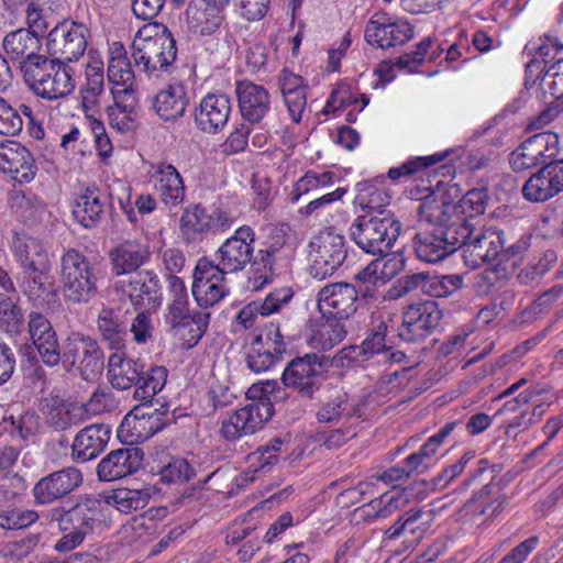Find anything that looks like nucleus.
<instances>
[{"mask_svg": "<svg viewBox=\"0 0 563 563\" xmlns=\"http://www.w3.org/2000/svg\"><path fill=\"white\" fill-rule=\"evenodd\" d=\"M247 394L257 398L236 411L221 424L220 433L227 441H234L261 430L274 415L273 400L285 398V389L276 380H266L261 386L253 385Z\"/></svg>", "mask_w": 563, "mask_h": 563, "instance_id": "obj_1", "label": "nucleus"}, {"mask_svg": "<svg viewBox=\"0 0 563 563\" xmlns=\"http://www.w3.org/2000/svg\"><path fill=\"white\" fill-rule=\"evenodd\" d=\"M102 501L91 495L77 496L75 503L69 501L51 509L46 517L55 521L64 536L55 545L60 552L75 549L91 534L96 522L100 521Z\"/></svg>", "mask_w": 563, "mask_h": 563, "instance_id": "obj_2", "label": "nucleus"}, {"mask_svg": "<svg viewBox=\"0 0 563 563\" xmlns=\"http://www.w3.org/2000/svg\"><path fill=\"white\" fill-rule=\"evenodd\" d=\"M400 221L388 210L365 212L350 225V236L366 254L385 260L401 233Z\"/></svg>", "mask_w": 563, "mask_h": 563, "instance_id": "obj_3", "label": "nucleus"}, {"mask_svg": "<svg viewBox=\"0 0 563 563\" xmlns=\"http://www.w3.org/2000/svg\"><path fill=\"white\" fill-rule=\"evenodd\" d=\"M98 268L81 252L70 247L60 257L59 282L64 301L88 305L98 294Z\"/></svg>", "mask_w": 563, "mask_h": 563, "instance_id": "obj_4", "label": "nucleus"}, {"mask_svg": "<svg viewBox=\"0 0 563 563\" xmlns=\"http://www.w3.org/2000/svg\"><path fill=\"white\" fill-rule=\"evenodd\" d=\"M131 57L135 67L144 71L150 78L172 74L176 69V40L167 27H164L162 34L155 36L142 37L137 35L131 45Z\"/></svg>", "mask_w": 563, "mask_h": 563, "instance_id": "obj_5", "label": "nucleus"}, {"mask_svg": "<svg viewBox=\"0 0 563 563\" xmlns=\"http://www.w3.org/2000/svg\"><path fill=\"white\" fill-rule=\"evenodd\" d=\"M331 366L332 361L323 353H306L288 362L282 374V382L285 388L311 399L327 380Z\"/></svg>", "mask_w": 563, "mask_h": 563, "instance_id": "obj_6", "label": "nucleus"}, {"mask_svg": "<svg viewBox=\"0 0 563 563\" xmlns=\"http://www.w3.org/2000/svg\"><path fill=\"white\" fill-rule=\"evenodd\" d=\"M472 229L462 223L433 227L413 236L417 257L426 263H439L456 252L467 241Z\"/></svg>", "mask_w": 563, "mask_h": 563, "instance_id": "obj_7", "label": "nucleus"}, {"mask_svg": "<svg viewBox=\"0 0 563 563\" xmlns=\"http://www.w3.org/2000/svg\"><path fill=\"white\" fill-rule=\"evenodd\" d=\"M140 406L134 407L122 420L118 428V438L123 443H139L153 437L172 421L167 404L155 407L153 399L141 400Z\"/></svg>", "mask_w": 563, "mask_h": 563, "instance_id": "obj_8", "label": "nucleus"}, {"mask_svg": "<svg viewBox=\"0 0 563 563\" xmlns=\"http://www.w3.org/2000/svg\"><path fill=\"white\" fill-rule=\"evenodd\" d=\"M63 356L65 368L76 367L86 382H93L103 373L104 352L98 340L88 334L70 332L64 342Z\"/></svg>", "mask_w": 563, "mask_h": 563, "instance_id": "obj_9", "label": "nucleus"}, {"mask_svg": "<svg viewBox=\"0 0 563 563\" xmlns=\"http://www.w3.org/2000/svg\"><path fill=\"white\" fill-rule=\"evenodd\" d=\"M179 221L181 238L190 244L203 234L225 231L232 227L234 219L214 205L196 203L186 207Z\"/></svg>", "mask_w": 563, "mask_h": 563, "instance_id": "obj_10", "label": "nucleus"}, {"mask_svg": "<svg viewBox=\"0 0 563 563\" xmlns=\"http://www.w3.org/2000/svg\"><path fill=\"white\" fill-rule=\"evenodd\" d=\"M89 30L82 23L64 20L48 33L46 49L58 65L78 60L87 48Z\"/></svg>", "mask_w": 563, "mask_h": 563, "instance_id": "obj_11", "label": "nucleus"}, {"mask_svg": "<svg viewBox=\"0 0 563 563\" xmlns=\"http://www.w3.org/2000/svg\"><path fill=\"white\" fill-rule=\"evenodd\" d=\"M311 247L312 263L309 274L318 280L331 277L347 255L345 238L333 230L321 231L311 242Z\"/></svg>", "mask_w": 563, "mask_h": 563, "instance_id": "obj_12", "label": "nucleus"}, {"mask_svg": "<svg viewBox=\"0 0 563 563\" xmlns=\"http://www.w3.org/2000/svg\"><path fill=\"white\" fill-rule=\"evenodd\" d=\"M250 336L251 341L245 343V361L252 372H266L282 360L286 345L278 325L271 323Z\"/></svg>", "mask_w": 563, "mask_h": 563, "instance_id": "obj_13", "label": "nucleus"}, {"mask_svg": "<svg viewBox=\"0 0 563 563\" xmlns=\"http://www.w3.org/2000/svg\"><path fill=\"white\" fill-rule=\"evenodd\" d=\"M227 275L216 267L214 261L206 256L198 260L192 274L191 292L199 307H213L229 294Z\"/></svg>", "mask_w": 563, "mask_h": 563, "instance_id": "obj_14", "label": "nucleus"}, {"mask_svg": "<svg viewBox=\"0 0 563 563\" xmlns=\"http://www.w3.org/2000/svg\"><path fill=\"white\" fill-rule=\"evenodd\" d=\"M254 242V230L249 225L240 227L214 253L216 267L223 274L243 271L253 260Z\"/></svg>", "mask_w": 563, "mask_h": 563, "instance_id": "obj_15", "label": "nucleus"}, {"mask_svg": "<svg viewBox=\"0 0 563 563\" xmlns=\"http://www.w3.org/2000/svg\"><path fill=\"white\" fill-rule=\"evenodd\" d=\"M442 311L433 300L408 306L398 328V336L407 343L424 341L439 327Z\"/></svg>", "mask_w": 563, "mask_h": 563, "instance_id": "obj_16", "label": "nucleus"}, {"mask_svg": "<svg viewBox=\"0 0 563 563\" xmlns=\"http://www.w3.org/2000/svg\"><path fill=\"white\" fill-rule=\"evenodd\" d=\"M559 136L551 131L537 133L523 141L509 154L514 172H523L538 165H545L548 158L558 153Z\"/></svg>", "mask_w": 563, "mask_h": 563, "instance_id": "obj_17", "label": "nucleus"}, {"mask_svg": "<svg viewBox=\"0 0 563 563\" xmlns=\"http://www.w3.org/2000/svg\"><path fill=\"white\" fill-rule=\"evenodd\" d=\"M84 482L82 473L73 466L63 467L41 477L33 486L36 505H51L78 489Z\"/></svg>", "mask_w": 563, "mask_h": 563, "instance_id": "obj_18", "label": "nucleus"}, {"mask_svg": "<svg viewBox=\"0 0 563 563\" xmlns=\"http://www.w3.org/2000/svg\"><path fill=\"white\" fill-rule=\"evenodd\" d=\"M357 290L346 282L324 286L318 292V309L324 319H349L357 310Z\"/></svg>", "mask_w": 563, "mask_h": 563, "instance_id": "obj_19", "label": "nucleus"}, {"mask_svg": "<svg viewBox=\"0 0 563 563\" xmlns=\"http://www.w3.org/2000/svg\"><path fill=\"white\" fill-rule=\"evenodd\" d=\"M232 112V102L224 92H209L194 111V121L198 130L207 134H217L227 125Z\"/></svg>", "mask_w": 563, "mask_h": 563, "instance_id": "obj_20", "label": "nucleus"}, {"mask_svg": "<svg viewBox=\"0 0 563 563\" xmlns=\"http://www.w3.org/2000/svg\"><path fill=\"white\" fill-rule=\"evenodd\" d=\"M563 190V159L542 166L522 186V196L531 202H544Z\"/></svg>", "mask_w": 563, "mask_h": 563, "instance_id": "obj_21", "label": "nucleus"}, {"mask_svg": "<svg viewBox=\"0 0 563 563\" xmlns=\"http://www.w3.org/2000/svg\"><path fill=\"white\" fill-rule=\"evenodd\" d=\"M144 452L136 446L121 448L107 454L97 466L101 482L120 479L136 473L143 465Z\"/></svg>", "mask_w": 563, "mask_h": 563, "instance_id": "obj_22", "label": "nucleus"}, {"mask_svg": "<svg viewBox=\"0 0 563 563\" xmlns=\"http://www.w3.org/2000/svg\"><path fill=\"white\" fill-rule=\"evenodd\" d=\"M125 292L135 309L154 310L163 301L159 277L152 269H142L131 275Z\"/></svg>", "mask_w": 563, "mask_h": 563, "instance_id": "obj_23", "label": "nucleus"}, {"mask_svg": "<svg viewBox=\"0 0 563 563\" xmlns=\"http://www.w3.org/2000/svg\"><path fill=\"white\" fill-rule=\"evenodd\" d=\"M0 170L10 174L19 183L34 179L37 166L31 152L15 141L0 142Z\"/></svg>", "mask_w": 563, "mask_h": 563, "instance_id": "obj_24", "label": "nucleus"}, {"mask_svg": "<svg viewBox=\"0 0 563 563\" xmlns=\"http://www.w3.org/2000/svg\"><path fill=\"white\" fill-rule=\"evenodd\" d=\"M384 15L372 18L365 26L364 38L380 48L404 45L413 37V30L408 22H389Z\"/></svg>", "mask_w": 563, "mask_h": 563, "instance_id": "obj_25", "label": "nucleus"}, {"mask_svg": "<svg viewBox=\"0 0 563 563\" xmlns=\"http://www.w3.org/2000/svg\"><path fill=\"white\" fill-rule=\"evenodd\" d=\"M111 272L115 276L133 275L150 261L147 245L136 240H124L109 251Z\"/></svg>", "mask_w": 563, "mask_h": 563, "instance_id": "obj_26", "label": "nucleus"}, {"mask_svg": "<svg viewBox=\"0 0 563 563\" xmlns=\"http://www.w3.org/2000/svg\"><path fill=\"white\" fill-rule=\"evenodd\" d=\"M382 262V274L385 276H391L405 266V260L395 254L387 260L376 258L367 264L354 275L353 282L349 283L350 286L357 290V296L361 299H377V283L379 282L377 272Z\"/></svg>", "mask_w": 563, "mask_h": 563, "instance_id": "obj_27", "label": "nucleus"}, {"mask_svg": "<svg viewBox=\"0 0 563 563\" xmlns=\"http://www.w3.org/2000/svg\"><path fill=\"white\" fill-rule=\"evenodd\" d=\"M433 519L434 514L430 509L410 508L384 531V539L394 540L410 536L411 538L405 540V542L412 545L422 539L424 532L431 527Z\"/></svg>", "mask_w": 563, "mask_h": 563, "instance_id": "obj_28", "label": "nucleus"}, {"mask_svg": "<svg viewBox=\"0 0 563 563\" xmlns=\"http://www.w3.org/2000/svg\"><path fill=\"white\" fill-rule=\"evenodd\" d=\"M242 118L254 124L260 123L271 108L266 88L249 80L239 81L235 89Z\"/></svg>", "mask_w": 563, "mask_h": 563, "instance_id": "obj_29", "label": "nucleus"}, {"mask_svg": "<svg viewBox=\"0 0 563 563\" xmlns=\"http://www.w3.org/2000/svg\"><path fill=\"white\" fill-rule=\"evenodd\" d=\"M111 437V427L93 423L81 429L71 444V456L76 462L96 459L107 446Z\"/></svg>", "mask_w": 563, "mask_h": 563, "instance_id": "obj_30", "label": "nucleus"}, {"mask_svg": "<svg viewBox=\"0 0 563 563\" xmlns=\"http://www.w3.org/2000/svg\"><path fill=\"white\" fill-rule=\"evenodd\" d=\"M189 100L185 84L174 81L153 96L152 109L162 120L174 121L185 115Z\"/></svg>", "mask_w": 563, "mask_h": 563, "instance_id": "obj_31", "label": "nucleus"}, {"mask_svg": "<svg viewBox=\"0 0 563 563\" xmlns=\"http://www.w3.org/2000/svg\"><path fill=\"white\" fill-rule=\"evenodd\" d=\"M223 9L205 0H191L186 10L189 29L198 35L216 33L223 22Z\"/></svg>", "mask_w": 563, "mask_h": 563, "instance_id": "obj_32", "label": "nucleus"}, {"mask_svg": "<svg viewBox=\"0 0 563 563\" xmlns=\"http://www.w3.org/2000/svg\"><path fill=\"white\" fill-rule=\"evenodd\" d=\"M143 374V363L140 360L126 357L114 352L108 358L107 377L114 389L126 390L140 383Z\"/></svg>", "mask_w": 563, "mask_h": 563, "instance_id": "obj_33", "label": "nucleus"}, {"mask_svg": "<svg viewBox=\"0 0 563 563\" xmlns=\"http://www.w3.org/2000/svg\"><path fill=\"white\" fill-rule=\"evenodd\" d=\"M97 327L110 349L121 350L125 346L129 323L121 310L103 307L98 314Z\"/></svg>", "mask_w": 563, "mask_h": 563, "instance_id": "obj_34", "label": "nucleus"}, {"mask_svg": "<svg viewBox=\"0 0 563 563\" xmlns=\"http://www.w3.org/2000/svg\"><path fill=\"white\" fill-rule=\"evenodd\" d=\"M104 205L100 189L95 185L88 186L76 199L73 214L84 228L91 229L100 222Z\"/></svg>", "mask_w": 563, "mask_h": 563, "instance_id": "obj_35", "label": "nucleus"}, {"mask_svg": "<svg viewBox=\"0 0 563 563\" xmlns=\"http://www.w3.org/2000/svg\"><path fill=\"white\" fill-rule=\"evenodd\" d=\"M284 241H275L264 249L253 254V260L249 264L253 272L252 286L255 290L261 289L265 284H268L275 275V265L279 258Z\"/></svg>", "mask_w": 563, "mask_h": 563, "instance_id": "obj_36", "label": "nucleus"}, {"mask_svg": "<svg viewBox=\"0 0 563 563\" xmlns=\"http://www.w3.org/2000/svg\"><path fill=\"white\" fill-rule=\"evenodd\" d=\"M474 224L472 223V233L467 241L462 245L464 247L463 257L467 267L476 269L486 264L490 260V251L493 250L492 228L483 225L482 231L474 234Z\"/></svg>", "mask_w": 563, "mask_h": 563, "instance_id": "obj_37", "label": "nucleus"}, {"mask_svg": "<svg viewBox=\"0 0 563 563\" xmlns=\"http://www.w3.org/2000/svg\"><path fill=\"white\" fill-rule=\"evenodd\" d=\"M386 333L387 324L382 320L378 321L368 330V334L361 345H352L343 350L347 351L345 356L353 361H367L376 354H387Z\"/></svg>", "mask_w": 563, "mask_h": 563, "instance_id": "obj_38", "label": "nucleus"}, {"mask_svg": "<svg viewBox=\"0 0 563 563\" xmlns=\"http://www.w3.org/2000/svg\"><path fill=\"white\" fill-rule=\"evenodd\" d=\"M155 187L166 205L177 206L184 200V181L173 165H161L155 173Z\"/></svg>", "mask_w": 563, "mask_h": 563, "instance_id": "obj_39", "label": "nucleus"}, {"mask_svg": "<svg viewBox=\"0 0 563 563\" xmlns=\"http://www.w3.org/2000/svg\"><path fill=\"white\" fill-rule=\"evenodd\" d=\"M57 65L53 57L48 58L45 55L31 54L29 58H24L21 62L20 69L25 84L38 96L40 89L43 88L42 82L48 78L51 70H54Z\"/></svg>", "mask_w": 563, "mask_h": 563, "instance_id": "obj_40", "label": "nucleus"}, {"mask_svg": "<svg viewBox=\"0 0 563 563\" xmlns=\"http://www.w3.org/2000/svg\"><path fill=\"white\" fill-rule=\"evenodd\" d=\"M409 490H411L409 487H405L401 492L391 496L384 495L364 504L361 509L364 512L365 520L388 518L396 511L401 510L409 501Z\"/></svg>", "mask_w": 563, "mask_h": 563, "instance_id": "obj_41", "label": "nucleus"}, {"mask_svg": "<svg viewBox=\"0 0 563 563\" xmlns=\"http://www.w3.org/2000/svg\"><path fill=\"white\" fill-rule=\"evenodd\" d=\"M108 80L112 85L111 93L117 99L121 92L131 96L134 93V73L126 56H112L108 64Z\"/></svg>", "mask_w": 563, "mask_h": 563, "instance_id": "obj_42", "label": "nucleus"}, {"mask_svg": "<svg viewBox=\"0 0 563 563\" xmlns=\"http://www.w3.org/2000/svg\"><path fill=\"white\" fill-rule=\"evenodd\" d=\"M74 70L67 64L57 65L51 70L48 78L42 82L38 97L46 100H56L68 96L75 88Z\"/></svg>", "mask_w": 563, "mask_h": 563, "instance_id": "obj_43", "label": "nucleus"}, {"mask_svg": "<svg viewBox=\"0 0 563 563\" xmlns=\"http://www.w3.org/2000/svg\"><path fill=\"white\" fill-rule=\"evenodd\" d=\"M418 214L420 220L426 221L433 227L440 225H453L456 223H462L465 227L472 229V223L466 222L465 220H461L456 216H454L451 211L446 210L443 202H440L437 199V196L429 194L422 200L419 206Z\"/></svg>", "mask_w": 563, "mask_h": 563, "instance_id": "obj_44", "label": "nucleus"}, {"mask_svg": "<svg viewBox=\"0 0 563 563\" xmlns=\"http://www.w3.org/2000/svg\"><path fill=\"white\" fill-rule=\"evenodd\" d=\"M168 288L174 299L168 308V313L165 316L166 323L170 328H176L179 322L184 320L188 322L189 309H188V296L186 286L181 278L176 275H168Z\"/></svg>", "mask_w": 563, "mask_h": 563, "instance_id": "obj_45", "label": "nucleus"}, {"mask_svg": "<svg viewBox=\"0 0 563 563\" xmlns=\"http://www.w3.org/2000/svg\"><path fill=\"white\" fill-rule=\"evenodd\" d=\"M527 383L526 378H521L517 383L512 384L508 388L500 391L495 396V417L503 418L500 421L499 428H505L507 430V420L512 419L514 416L518 415L521 410L522 405H527L529 401V396L526 394H520L519 396L504 401L508 396L512 395L516 390H518L522 385Z\"/></svg>", "mask_w": 563, "mask_h": 563, "instance_id": "obj_46", "label": "nucleus"}, {"mask_svg": "<svg viewBox=\"0 0 563 563\" xmlns=\"http://www.w3.org/2000/svg\"><path fill=\"white\" fill-rule=\"evenodd\" d=\"M40 47L38 35L26 29H19L8 33L3 38V48L12 58H29V55L36 54Z\"/></svg>", "mask_w": 563, "mask_h": 563, "instance_id": "obj_47", "label": "nucleus"}, {"mask_svg": "<svg viewBox=\"0 0 563 563\" xmlns=\"http://www.w3.org/2000/svg\"><path fill=\"white\" fill-rule=\"evenodd\" d=\"M148 489H132L128 487L114 489L108 497L107 504L112 505L119 511L130 514L143 509L150 501Z\"/></svg>", "mask_w": 563, "mask_h": 563, "instance_id": "obj_48", "label": "nucleus"}, {"mask_svg": "<svg viewBox=\"0 0 563 563\" xmlns=\"http://www.w3.org/2000/svg\"><path fill=\"white\" fill-rule=\"evenodd\" d=\"M167 374L168 371L164 366H152L148 371L143 369L142 378L133 393L134 399H153L164 388Z\"/></svg>", "mask_w": 563, "mask_h": 563, "instance_id": "obj_49", "label": "nucleus"}, {"mask_svg": "<svg viewBox=\"0 0 563 563\" xmlns=\"http://www.w3.org/2000/svg\"><path fill=\"white\" fill-rule=\"evenodd\" d=\"M20 288L33 302L44 299V296H56L57 294L54 288V277L51 273L23 275L20 282Z\"/></svg>", "mask_w": 563, "mask_h": 563, "instance_id": "obj_50", "label": "nucleus"}, {"mask_svg": "<svg viewBox=\"0 0 563 563\" xmlns=\"http://www.w3.org/2000/svg\"><path fill=\"white\" fill-rule=\"evenodd\" d=\"M24 325V314L14 300L7 294H0V328L9 334H18Z\"/></svg>", "mask_w": 563, "mask_h": 563, "instance_id": "obj_51", "label": "nucleus"}, {"mask_svg": "<svg viewBox=\"0 0 563 563\" xmlns=\"http://www.w3.org/2000/svg\"><path fill=\"white\" fill-rule=\"evenodd\" d=\"M488 201L489 192L487 187L468 190L460 200L459 218L471 223V219L485 212Z\"/></svg>", "mask_w": 563, "mask_h": 563, "instance_id": "obj_52", "label": "nucleus"}, {"mask_svg": "<svg viewBox=\"0 0 563 563\" xmlns=\"http://www.w3.org/2000/svg\"><path fill=\"white\" fill-rule=\"evenodd\" d=\"M158 474L161 482L168 485H181L189 482L195 475L194 467L184 457L173 456L164 464Z\"/></svg>", "mask_w": 563, "mask_h": 563, "instance_id": "obj_53", "label": "nucleus"}, {"mask_svg": "<svg viewBox=\"0 0 563 563\" xmlns=\"http://www.w3.org/2000/svg\"><path fill=\"white\" fill-rule=\"evenodd\" d=\"M495 234L498 236V242L501 249V254H495V262L498 260V263H495V275L497 278L505 277L508 274L507 267H501V261L499 257H506L507 261L511 257H517L523 253V251L528 247V242L520 239L507 238L503 230H496Z\"/></svg>", "mask_w": 563, "mask_h": 563, "instance_id": "obj_54", "label": "nucleus"}, {"mask_svg": "<svg viewBox=\"0 0 563 563\" xmlns=\"http://www.w3.org/2000/svg\"><path fill=\"white\" fill-rule=\"evenodd\" d=\"M450 154V151H444L429 156H420L413 159H409L399 167H391L388 170V177L391 180H398L401 177H408L415 175L421 169L433 166L440 162H443Z\"/></svg>", "mask_w": 563, "mask_h": 563, "instance_id": "obj_55", "label": "nucleus"}, {"mask_svg": "<svg viewBox=\"0 0 563 563\" xmlns=\"http://www.w3.org/2000/svg\"><path fill=\"white\" fill-rule=\"evenodd\" d=\"M186 317H188V322L185 320L183 322H179V325L176 328H172L173 330H176V332H179L181 330H187L188 334L190 335L189 339L185 340L184 345L187 349H190L195 346L203 336L206 333L208 325H209V319L210 313L209 312H194L189 313Z\"/></svg>", "mask_w": 563, "mask_h": 563, "instance_id": "obj_56", "label": "nucleus"}, {"mask_svg": "<svg viewBox=\"0 0 563 563\" xmlns=\"http://www.w3.org/2000/svg\"><path fill=\"white\" fill-rule=\"evenodd\" d=\"M40 519L35 510L8 508L0 511V527L9 530L24 529Z\"/></svg>", "mask_w": 563, "mask_h": 563, "instance_id": "obj_57", "label": "nucleus"}, {"mask_svg": "<svg viewBox=\"0 0 563 563\" xmlns=\"http://www.w3.org/2000/svg\"><path fill=\"white\" fill-rule=\"evenodd\" d=\"M23 128V118L19 109L0 96V134L7 136L18 135Z\"/></svg>", "mask_w": 563, "mask_h": 563, "instance_id": "obj_58", "label": "nucleus"}, {"mask_svg": "<svg viewBox=\"0 0 563 563\" xmlns=\"http://www.w3.org/2000/svg\"><path fill=\"white\" fill-rule=\"evenodd\" d=\"M433 196H437V199L440 202H443L446 210L451 211L457 218L460 211V200L463 198L462 188L454 183L444 184L443 181H439L435 190L431 192Z\"/></svg>", "mask_w": 563, "mask_h": 563, "instance_id": "obj_59", "label": "nucleus"}, {"mask_svg": "<svg viewBox=\"0 0 563 563\" xmlns=\"http://www.w3.org/2000/svg\"><path fill=\"white\" fill-rule=\"evenodd\" d=\"M433 196H437V199L440 202H443L446 210L451 211L457 218L460 211V200L463 198L462 188L454 183L444 184L443 181H439L435 190L431 192Z\"/></svg>", "mask_w": 563, "mask_h": 563, "instance_id": "obj_60", "label": "nucleus"}, {"mask_svg": "<svg viewBox=\"0 0 563 563\" xmlns=\"http://www.w3.org/2000/svg\"><path fill=\"white\" fill-rule=\"evenodd\" d=\"M427 285V292L431 297H448L462 286V277L460 275H430Z\"/></svg>", "mask_w": 563, "mask_h": 563, "instance_id": "obj_61", "label": "nucleus"}, {"mask_svg": "<svg viewBox=\"0 0 563 563\" xmlns=\"http://www.w3.org/2000/svg\"><path fill=\"white\" fill-rule=\"evenodd\" d=\"M29 334L33 344L47 340L56 334L51 321L38 311H31L27 321Z\"/></svg>", "mask_w": 563, "mask_h": 563, "instance_id": "obj_62", "label": "nucleus"}, {"mask_svg": "<svg viewBox=\"0 0 563 563\" xmlns=\"http://www.w3.org/2000/svg\"><path fill=\"white\" fill-rule=\"evenodd\" d=\"M344 319H325V323L319 330L320 343L323 350H330L346 336V330L342 323Z\"/></svg>", "mask_w": 563, "mask_h": 563, "instance_id": "obj_63", "label": "nucleus"}, {"mask_svg": "<svg viewBox=\"0 0 563 563\" xmlns=\"http://www.w3.org/2000/svg\"><path fill=\"white\" fill-rule=\"evenodd\" d=\"M542 87L555 99L563 97V58L550 66L542 76Z\"/></svg>", "mask_w": 563, "mask_h": 563, "instance_id": "obj_64", "label": "nucleus"}]
</instances>
